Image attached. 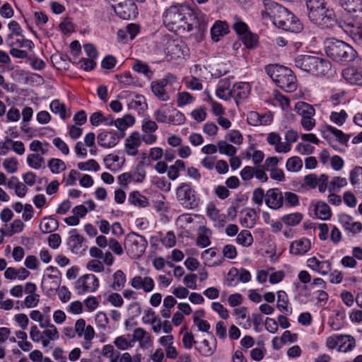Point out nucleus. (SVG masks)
<instances>
[{"mask_svg":"<svg viewBox=\"0 0 362 362\" xmlns=\"http://www.w3.org/2000/svg\"><path fill=\"white\" fill-rule=\"evenodd\" d=\"M163 23L168 30L183 34L190 32L197 25L194 9L187 4L170 6L163 14Z\"/></svg>","mask_w":362,"mask_h":362,"instance_id":"1","label":"nucleus"},{"mask_svg":"<svg viewBox=\"0 0 362 362\" xmlns=\"http://www.w3.org/2000/svg\"><path fill=\"white\" fill-rule=\"evenodd\" d=\"M325 51L329 58L340 64L351 62L357 57L356 51L351 45L335 38L326 40Z\"/></svg>","mask_w":362,"mask_h":362,"instance_id":"2","label":"nucleus"},{"mask_svg":"<svg viewBox=\"0 0 362 362\" xmlns=\"http://www.w3.org/2000/svg\"><path fill=\"white\" fill-rule=\"evenodd\" d=\"M265 71L281 89L286 92L296 90V77L290 69L278 64H269L265 66Z\"/></svg>","mask_w":362,"mask_h":362,"instance_id":"3","label":"nucleus"},{"mask_svg":"<svg viewBox=\"0 0 362 362\" xmlns=\"http://www.w3.org/2000/svg\"><path fill=\"white\" fill-rule=\"evenodd\" d=\"M295 66L316 76H325L331 69L326 59L312 55H299L295 58Z\"/></svg>","mask_w":362,"mask_h":362,"instance_id":"4","label":"nucleus"},{"mask_svg":"<svg viewBox=\"0 0 362 362\" xmlns=\"http://www.w3.org/2000/svg\"><path fill=\"white\" fill-rule=\"evenodd\" d=\"M306 6L311 21L325 27L332 25L334 21L333 13L326 8L325 0H306Z\"/></svg>","mask_w":362,"mask_h":362,"instance_id":"5","label":"nucleus"},{"mask_svg":"<svg viewBox=\"0 0 362 362\" xmlns=\"http://www.w3.org/2000/svg\"><path fill=\"white\" fill-rule=\"evenodd\" d=\"M175 195L178 204L185 209L192 210L199 206L200 199L191 183H180L176 188Z\"/></svg>","mask_w":362,"mask_h":362,"instance_id":"6","label":"nucleus"},{"mask_svg":"<svg viewBox=\"0 0 362 362\" xmlns=\"http://www.w3.org/2000/svg\"><path fill=\"white\" fill-rule=\"evenodd\" d=\"M148 242L146 239L134 232L128 233L124 240V247L132 258H138L145 252Z\"/></svg>","mask_w":362,"mask_h":362,"instance_id":"7","label":"nucleus"},{"mask_svg":"<svg viewBox=\"0 0 362 362\" xmlns=\"http://www.w3.org/2000/svg\"><path fill=\"white\" fill-rule=\"evenodd\" d=\"M99 286L98 279L92 274H87L79 277L74 284V288L78 294L91 293L97 290Z\"/></svg>","mask_w":362,"mask_h":362,"instance_id":"8","label":"nucleus"},{"mask_svg":"<svg viewBox=\"0 0 362 362\" xmlns=\"http://www.w3.org/2000/svg\"><path fill=\"white\" fill-rule=\"evenodd\" d=\"M282 8L283 6L272 0H263L259 7L262 19L274 23L279 12L282 11Z\"/></svg>","mask_w":362,"mask_h":362,"instance_id":"9","label":"nucleus"},{"mask_svg":"<svg viewBox=\"0 0 362 362\" xmlns=\"http://www.w3.org/2000/svg\"><path fill=\"white\" fill-rule=\"evenodd\" d=\"M124 138V134H118L115 131H103L98 135V143L103 148H112L115 146L121 139Z\"/></svg>","mask_w":362,"mask_h":362,"instance_id":"10","label":"nucleus"},{"mask_svg":"<svg viewBox=\"0 0 362 362\" xmlns=\"http://www.w3.org/2000/svg\"><path fill=\"white\" fill-rule=\"evenodd\" d=\"M328 176L321 174L317 176L316 174H309L304 177V184L311 189L318 188L320 192H325L327 189Z\"/></svg>","mask_w":362,"mask_h":362,"instance_id":"11","label":"nucleus"},{"mask_svg":"<svg viewBox=\"0 0 362 362\" xmlns=\"http://www.w3.org/2000/svg\"><path fill=\"white\" fill-rule=\"evenodd\" d=\"M113 8L116 14L124 20L135 18L138 14L136 5L132 0H127Z\"/></svg>","mask_w":362,"mask_h":362,"instance_id":"12","label":"nucleus"},{"mask_svg":"<svg viewBox=\"0 0 362 362\" xmlns=\"http://www.w3.org/2000/svg\"><path fill=\"white\" fill-rule=\"evenodd\" d=\"M265 204L273 210L280 209L284 205V197L279 188H272L266 192Z\"/></svg>","mask_w":362,"mask_h":362,"instance_id":"13","label":"nucleus"},{"mask_svg":"<svg viewBox=\"0 0 362 362\" xmlns=\"http://www.w3.org/2000/svg\"><path fill=\"white\" fill-rule=\"evenodd\" d=\"M141 145V135L137 131L133 132L125 140L124 152L130 156L139 153V148Z\"/></svg>","mask_w":362,"mask_h":362,"instance_id":"14","label":"nucleus"},{"mask_svg":"<svg viewBox=\"0 0 362 362\" xmlns=\"http://www.w3.org/2000/svg\"><path fill=\"white\" fill-rule=\"evenodd\" d=\"M267 142L274 147V151L279 153H287L290 151L288 144L281 141L280 134L276 132L269 133L266 137Z\"/></svg>","mask_w":362,"mask_h":362,"instance_id":"15","label":"nucleus"},{"mask_svg":"<svg viewBox=\"0 0 362 362\" xmlns=\"http://www.w3.org/2000/svg\"><path fill=\"white\" fill-rule=\"evenodd\" d=\"M76 334L78 337L83 336L87 342L91 341L95 337V331L91 325H86L84 319L81 318L76 320L74 326Z\"/></svg>","mask_w":362,"mask_h":362,"instance_id":"16","label":"nucleus"},{"mask_svg":"<svg viewBox=\"0 0 362 362\" xmlns=\"http://www.w3.org/2000/svg\"><path fill=\"white\" fill-rule=\"evenodd\" d=\"M130 284L134 288L142 289L146 293L152 291L155 287L154 281L150 276H136L132 279Z\"/></svg>","mask_w":362,"mask_h":362,"instance_id":"17","label":"nucleus"},{"mask_svg":"<svg viewBox=\"0 0 362 362\" xmlns=\"http://www.w3.org/2000/svg\"><path fill=\"white\" fill-rule=\"evenodd\" d=\"M61 273L57 267L49 266L46 269V274L45 275L42 284L45 286L52 280V286L48 288L49 290H54L59 288L60 284Z\"/></svg>","mask_w":362,"mask_h":362,"instance_id":"18","label":"nucleus"},{"mask_svg":"<svg viewBox=\"0 0 362 362\" xmlns=\"http://www.w3.org/2000/svg\"><path fill=\"white\" fill-rule=\"evenodd\" d=\"M168 83V78L153 81L151 88L153 93L161 101H168L170 100V95L165 89Z\"/></svg>","mask_w":362,"mask_h":362,"instance_id":"19","label":"nucleus"},{"mask_svg":"<svg viewBox=\"0 0 362 362\" xmlns=\"http://www.w3.org/2000/svg\"><path fill=\"white\" fill-rule=\"evenodd\" d=\"M343 78L349 83L362 86V69L355 67H347L342 71Z\"/></svg>","mask_w":362,"mask_h":362,"instance_id":"20","label":"nucleus"},{"mask_svg":"<svg viewBox=\"0 0 362 362\" xmlns=\"http://www.w3.org/2000/svg\"><path fill=\"white\" fill-rule=\"evenodd\" d=\"M308 267L321 275L327 274L332 269V264L329 260L320 261L315 257L307 260Z\"/></svg>","mask_w":362,"mask_h":362,"instance_id":"21","label":"nucleus"},{"mask_svg":"<svg viewBox=\"0 0 362 362\" xmlns=\"http://www.w3.org/2000/svg\"><path fill=\"white\" fill-rule=\"evenodd\" d=\"M251 91V86L247 82H239L233 85L232 88L233 98L237 104L240 100L246 99Z\"/></svg>","mask_w":362,"mask_h":362,"instance_id":"22","label":"nucleus"},{"mask_svg":"<svg viewBox=\"0 0 362 362\" xmlns=\"http://www.w3.org/2000/svg\"><path fill=\"white\" fill-rule=\"evenodd\" d=\"M311 248V242L309 239L303 238L291 243L290 245V253L300 256L306 254Z\"/></svg>","mask_w":362,"mask_h":362,"instance_id":"23","label":"nucleus"},{"mask_svg":"<svg viewBox=\"0 0 362 362\" xmlns=\"http://www.w3.org/2000/svg\"><path fill=\"white\" fill-rule=\"evenodd\" d=\"M206 215L214 222L215 227H223L226 223V215L221 214L213 203H209L207 205Z\"/></svg>","mask_w":362,"mask_h":362,"instance_id":"24","label":"nucleus"},{"mask_svg":"<svg viewBox=\"0 0 362 362\" xmlns=\"http://www.w3.org/2000/svg\"><path fill=\"white\" fill-rule=\"evenodd\" d=\"M229 33V25L226 21H217L211 28V39L218 42L221 37Z\"/></svg>","mask_w":362,"mask_h":362,"instance_id":"25","label":"nucleus"},{"mask_svg":"<svg viewBox=\"0 0 362 362\" xmlns=\"http://www.w3.org/2000/svg\"><path fill=\"white\" fill-rule=\"evenodd\" d=\"M211 341H209L207 339H204L200 342L199 346L196 347L199 353L204 357L211 356L216 351V339L214 336L211 337Z\"/></svg>","mask_w":362,"mask_h":362,"instance_id":"26","label":"nucleus"},{"mask_svg":"<svg viewBox=\"0 0 362 362\" xmlns=\"http://www.w3.org/2000/svg\"><path fill=\"white\" fill-rule=\"evenodd\" d=\"M335 4L350 13L362 12V0H335Z\"/></svg>","mask_w":362,"mask_h":362,"instance_id":"27","label":"nucleus"},{"mask_svg":"<svg viewBox=\"0 0 362 362\" xmlns=\"http://www.w3.org/2000/svg\"><path fill=\"white\" fill-rule=\"evenodd\" d=\"M230 81L226 79L221 80L216 90V95L220 99L228 100L233 98L232 89L230 88Z\"/></svg>","mask_w":362,"mask_h":362,"instance_id":"28","label":"nucleus"},{"mask_svg":"<svg viewBox=\"0 0 362 362\" xmlns=\"http://www.w3.org/2000/svg\"><path fill=\"white\" fill-rule=\"evenodd\" d=\"M339 344L338 351L349 352L351 351L356 346V340L354 337L349 334H339Z\"/></svg>","mask_w":362,"mask_h":362,"instance_id":"29","label":"nucleus"},{"mask_svg":"<svg viewBox=\"0 0 362 362\" xmlns=\"http://www.w3.org/2000/svg\"><path fill=\"white\" fill-rule=\"evenodd\" d=\"M45 328L47 329L42 332L41 339L42 344L45 347L49 345L50 341L56 340L59 337V332L54 325L49 322Z\"/></svg>","mask_w":362,"mask_h":362,"instance_id":"30","label":"nucleus"},{"mask_svg":"<svg viewBox=\"0 0 362 362\" xmlns=\"http://www.w3.org/2000/svg\"><path fill=\"white\" fill-rule=\"evenodd\" d=\"M349 181L357 191L362 194V167L356 166L349 172Z\"/></svg>","mask_w":362,"mask_h":362,"instance_id":"31","label":"nucleus"},{"mask_svg":"<svg viewBox=\"0 0 362 362\" xmlns=\"http://www.w3.org/2000/svg\"><path fill=\"white\" fill-rule=\"evenodd\" d=\"M340 221L344 228L353 234L358 233L362 230V223L354 221L350 216L345 215L340 218Z\"/></svg>","mask_w":362,"mask_h":362,"instance_id":"32","label":"nucleus"},{"mask_svg":"<svg viewBox=\"0 0 362 362\" xmlns=\"http://www.w3.org/2000/svg\"><path fill=\"white\" fill-rule=\"evenodd\" d=\"M67 243L73 252L78 253L83 247V238L76 230H72Z\"/></svg>","mask_w":362,"mask_h":362,"instance_id":"33","label":"nucleus"},{"mask_svg":"<svg viewBox=\"0 0 362 362\" xmlns=\"http://www.w3.org/2000/svg\"><path fill=\"white\" fill-rule=\"evenodd\" d=\"M135 123V118L130 114L124 115L122 118H118L115 122V126L118 129V134H124L125 136V131L130 127H132Z\"/></svg>","mask_w":362,"mask_h":362,"instance_id":"34","label":"nucleus"},{"mask_svg":"<svg viewBox=\"0 0 362 362\" xmlns=\"http://www.w3.org/2000/svg\"><path fill=\"white\" fill-rule=\"evenodd\" d=\"M325 129L338 143L345 146H348L350 135L344 134L341 130L331 125H326Z\"/></svg>","mask_w":362,"mask_h":362,"instance_id":"35","label":"nucleus"},{"mask_svg":"<svg viewBox=\"0 0 362 362\" xmlns=\"http://www.w3.org/2000/svg\"><path fill=\"white\" fill-rule=\"evenodd\" d=\"M133 339L139 342L141 348H146L151 343V334L144 329L139 327L133 332Z\"/></svg>","mask_w":362,"mask_h":362,"instance_id":"36","label":"nucleus"},{"mask_svg":"<svg viewBox=\"0 0 362 362\" xmlns=\"http://www.w3.org/2000/svg\"><path fill=\"white\" fill-rule=\"evenodd\" d=\"M281 22L282 23V21ZM281 25H282V30L292 33H298L303 29L301 23L293 13L291 15V18H288L286 21H283Z\"/></svg>","mask_w":362,"mask_h":362,"instance_id":"37","label":"nucleus"},{"mask_svg":"<svg viewBox=\"0 0 362 362\" xmlns=\"http://www.w3.org/2000/svg\"><path fill=\"white\" fill-rule=\"evenodd\" d=\"M211 231L206 226H199L198 228V236L197 245L201 247H206L211 244L210 236Z\"/></svg>","mask_w":362,"mask_h":362,"instance_id":"38","label":"nucleus"},{"mask_svg":"<svg viewBox=\"0 0 362 362\" xmlns=\"http://www.w3.org/2000/svg\"><path fill=\"white\" fill-rule=\"evenodd\" d=\"M128 201L132 205L139 208H145L148 205V200L147 197L141 194L139 191L130 192Z\"/></svg>","mask_w":362,"mask_h":362,"instance_id":"39","label":"nucleus"},{"mask_svg":"<svg viewBox=\"0 0 362 362\" xmlns=\"http://www.w3.org/2000/svg\"><path fill=\"white\" fill-rule=\"evenodd\" d=\"M316 216L322 220H328L332 216L330 207L325 202H318L315 207Z\"/></svg>","mask_w":362,"mask_h":362,"instance_id":"40","label":"nucleus"},{"mask_svg":"<svg viewBox=\"0 0 362 362\" xmlns=\"http://www.w3.org/2000/svg\"><path fill=\"white\" fill-rule=\"evenodd\" d=\"M128 107L136 111L139 114L143 113L147 108L145 98L143 95H136L134 99L128 103Z\"/></svg>","mask_w":362,"mask_h":362,"instance_id":"41","label":"nucleus"},{"mask_svg":"<svg viewBox=\"0 0 362 362\" xmlns=\"http://www.w3.org/2000/svg\"><path fill=\"white\" fill-rule=\"evenodd\" d=\"M296 112L298 115L301 116V118L306 117L308 116H314L315 114V110L314 107L305 102H298L295 106Z\"/></svg>","mask_w":362,"mask_h":362,"instance_id":"42","label":"nucleus"},{"mask_svg":"<svg viewBox=\"0 0 362 362\" xmlns=\"http://www.w3.org/2000/svg\"><path fill=\"white\" fill-rule=\"evenodd\" d=\"M232 28L240 38L250 31L247 24L237 16L233 18Z\"/></svg>","mask_w":362,"mask_h":362,"instance_id":"43","label":"nucleus"},{"mask_svg":"<svg viewBox=\"0 0 362 362\" xmlns=\"http://www.w3.org/2000/svg\"><path fill=\"white\" fill-rule=\"evenodd\" d=\"M256 218L255 209H247L245 211L244 216L240 218V223L245 228H252L256 223Z\"/></svg>","mask_w":362,"mask_h":362,"instance_id":"44","label":"nucleus"},{"mask_svg":"<svg viewBox=\"0 0 362 362\" xmlns=\"http://www.w3.org/2000/svg\"><path fill=\"white\" fill-rule=\"evenodd\" d=\"M126 275L122 270L116 271L113 274V282L111 288L115 291H121L125 286Z\"/></svg>","mask_w":362,"mask_h":362,"instance_id":"45","label":"nucleus"},{"mask_svg":"<svg viewBox=\"0 0 362 362\" xmlns=\"http://www.w3.org/2000/svg\"><path fill=\"white\" fill-rule=\"evenodd\" d=\"M303 217V216L301 213L295 212L283 216L281 221L287 226H296L301 222Z\"/></svg>","mask_w":362,"mask_h":362,"instance_id":"46","label":"nucleus"},{"mask_svg":"<svg viewBox=\"0 0 362 362\" xmlns=\"http://www.w3.org/2000/svg\"><path fill=\"white\" fill-rule=\"evenodd\" d=\"M30 317L33 320L38 322L42 328H45L50 322L49 315H43L37 310H32L30 313Z\"/></svg>","mask_w":362,"mask_h":362,"instance_id":"47","label":"nucleus"},{"mask_svg":"<svg viewBox=\"0 0 362 362\" xmlns=\"http://www.w3.org/2000/svg\"><path fill=\"white\" fill-rule=\"evenodd\" d=\"M329 117L332 122L341 127L346 122L348 118V114L344 110H341L339 112L332 111Z\"/></svg>","mask_w":362,"mask_h":362,"instance_id":"48","label":"nucleus"},{"mask_svg":"<svg viewBox=\"0 0 362 362\" xmlns=\"http://www.w3.org/2000/svg\"><path fill=\"white\" fill-rule=\"evenodd\" d=\"M139 178H136V174H131V173H124L118 176V182L121 185L127 186L132 182H141L144 173L139 175Z\"/></svg>","mask_w":362,"mask_h":362,"instance_id":"49","label":"nucleus"},{"mask_svg":"<svg viewBox=\"0 0 362 362\" xmlns=\"http://www.w3.org/2000/svg\"><path fill=\"white\" fill-rule=\"evenodd\" d=\"M48 167L54 174H59L66 169L65 163L59 158H51L48 161Z\"/></svg>","mask_w":362,"mask_h":362,"instance_id":"50","label":"nucleus"},{"mask_svg":"<svg viewBox=\"0 0 362 362\" xmlns=\"http://www.w3.org/2000/svg\"><path fill=\"white\" fill-rule=\"evenodd\" d=\"M240 39L247 48L254 49L257 46L259 37L257 34L249 31Z\"/></svg>","mask_w":362,"mask_h":362,"instance_id":"51","label":"nucleus"},{"mask_svg":"<svg viewBox=\"0 0 362 362\" xmlns=\"http://www.w3.org/2000/svg\"><path fill=\"white\" fill-rule=\"evenodd\" d=\"M132 69L134 71L144 74L149 79L152 78L153 74L148 65L139 60H136L132 66Z\"/></svg>","mask_w":362,"mask_h":362,"instance_id":"52","label":"nucleus"},{"mask_svg":"<svg viewBox=\"0 0 362 362\" xmlns=\"http://www.w3.org/2000/svg\"><path fill=\"white\" fill-rule=\"evenodd\" d=\"M236 242L243 247H249L253 243V237L249 230H243L238 235Z\"/></svg>","mask_w":362,"mask_h":362,"instance_id":"53","label":"nucleus"},{"mask_svg":"<svg viewBox=\"0 0 362 362\" xmlns=\"http://www.w3.org/2000/svg\"><path fill=\"white\" fill-rule=\"evenodd\" d=\"M303 167V160L298 156L289 158L286 163V168L290 172H298Z\"/></svg>","mask_w":362,"mask_h":362,"instance_id":"54","label":"nucleus"},{"mask_svg":"<svg viewBox=\"0 0 362 362\" xmlns=\"http://www.w3.org/2000/svg\"><path fill=\"white\" fill-rule=\"evenodd\" d=\"M42 224L40 228L42 232L45 233H51L55 230L59 226L57 220L52 217L44 218Z\"/></svg>","mask_w":362,"mask_h":362,"instance_id":"55","label":"nucleus"},{"mask_svg":"<svg viewBox=\"0 0 362 362\" xmlns=\"http://www.w3.org/2000/svg\"><path fill=\"white\" fill-rule=\"evenodd\" d=\"M51 110L55 113L59 114L62 119H65L69 117V115H66V106L64 103H61L59 100H54L50 103Z\"/></svg>","mask_w":362,"mask_h":362,"instance_id":"56","label":"nucleus"},{"mask_svg":"<svg viewBox=\"0 0 362 362\" xmlns=\"http://www.w3.org/2000/svg\"><path fill=\"white\" fill-rule=\"evenodd\" d=\"M348 184L347 180L346 177H334L332 180L327 185V189L329 191H337L340 188L346 186Z\"/></svg>","mask_w":362,"mask_h":362,"instance_id":"57","label":"nucleus"},{"mask_svg":"<svg viewBox=\"0 0 362 362\" xmlns=\"http://www.w3.org/2000/svg\"><path fill=\"white\" fill-rule=\"evenodd\" d=\"M23 228V222L21 219H16L9 226H6V235L11 237L15 233H21Z\"/></svg>","mask_w":362,"mask_h":362,"instance_id":"58","label":"nucleus"},{"mask_svg":"<svg viewBox=\"0 0 362 362\" xmlns=\"http://www.w3.org/2000/svg\"><path fill=\"white\" fill-rule=\"evenodd\" d=\"M27 163L32 168L40 169L44 163V158L37 153H32L28 155Z\"/></svg>","mask_w":362,"mask_h":362,"instance_id":"59","label":"nucleus"},{"mask_svg":"<svg viewBox=\"0 0 362 362\" xmlns=\"http://www.w3.org/2000/svg\"><path fill=\"white\" fill-rule=\"evenodd\" d=\"M288 298L286 293L284 291L277 292V303L276 307L281 312L288 311Z\"/></svg>","mask_w":362,"mask_h":362,"instance_id":"60","label":"nucleus"},{"mask_svg":"<svg viewBox=\"0 0 362 362\" xmlns=\"http://www.w3.org/2000/svg\"><path fill=\"white\" fill-rule=\"evenodd\" d=\"M194 98L188 92L182 91L177 94V105L182 107L194 102Z\"/></svg>","mask_w":362,"mask_h":362,"instance_id":"61","label":"nucleus"},{"mask_svg":"<svg viewBox=\"0 0 362 362\" xmlns=\"http://www.w3.org/2000/svg\"><path fill=\"white\" fill-rule=\"evenodd\" d=\"M218 149L220 153L229 156H235L236 153L235 147L225 141H219L218 142Z\"/></svg>","mask_w":362,"mask_h":362,"instance_id":"62","label":"nucleus"},{"mask_svg":"<svg viewBox=\"0 0 362 362\" xmlns=\"http://www.w3.org/2000/svg\"><path fill=\"white\" fill-rule=\"evenodd\" d=\"M165 199V197L162 196L161 199H157L153 202V209L161 216L165 215L169 211L168 204Z\"/></svg>","mask_w":362,"mask_h":362,"instance_id":"63","label":"nucleus"},{"mask_svg":"<svg viewBox=\"0 0 362 362\" xmlns=\"http://www.w3.org/2000/svg\"><path fill=\"white\" fill-rule=\"evenodd\" d=\"M185 117L184 114L176 109H173L172 114L169 115V124L179 125L185 122Z\"/></svg>","mask_w":362,"mask_h":362,"instance_id":"64","label":"nucleus"}]
</instances>
